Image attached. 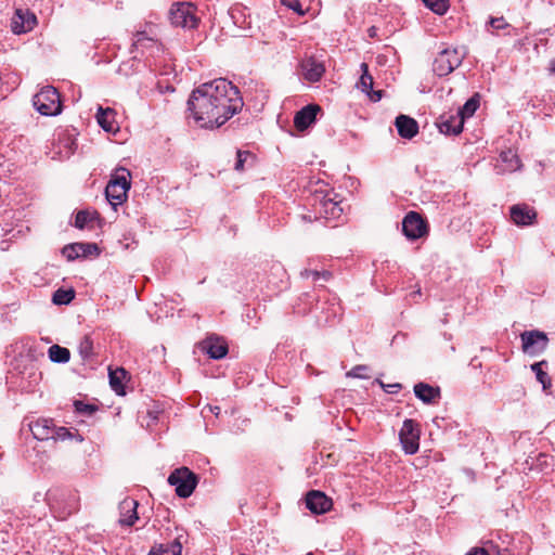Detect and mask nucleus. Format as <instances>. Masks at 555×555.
Returning a JSON list of instances; mask_svg holds the SVG:
<instances>
[{
	"label": "nucleus",
	"mask_w": 555,
	"mask_h": 555,
	"mask_svg": "<svg viewBox=\"0 0 555 555\" xmlns=\"http://www.w3.org/2000/svg\"><path fill=\"white\" fill-rule=\"evenodd\" d=\"M237 87L224 78L202 83L188 100V111L203 128H218L243 108Z\"/></svg>",
	"instance_id": "f257e3e1"
},
{
	"label": "nucleus",
	"mask_w": 555,
	"mask_h": 555,
	"mask_svg": "<svg viewBox=\"0 0 555 555\" xmlns=\"http://www.w3.org/2000/svg\"><path fill=\"white\" fill-rule=\"evenodd\" d=\"M130 186L129 170L124 167L117 168L105 188L106 199L114 209L126 202Z\"/></svg>",
	"instance_id": "f03ea898"
},
{
	"label": "nucleus",
	"mask_w": 555,
	"mask_h": 555,
	"mask_svg": "<svg viewBox=\"0 0 555 555\" xmlns=\"http://www.w3.org/2000/svg\"><path fill=\"white\" fill-rule=\"evenodd\" d=\"M34 107L44 116H56L62 112L60 93L52 86L41 88L33 98Z\"/></svg>",
	"instance_id": "7ed1b4c3"
},
{
	"label": "nucleus",
	"mask_w": 555,
	"mask_h": 555,
	"mask_svg": "<svg viewBox=\"0 0 555 555\" xmlns=\"http://www.w3.org/2000/svg\"><path fill=\"white\" fill-rule=\"evenodd\" d=\"M464 59V51L457 48H446L436 56L433 69L439 77L448 76L462 64Z\"/></svg>",
	"instance_id": "20e7f679"
},
{
	"label": "nucleus",
	"mask_w": 555,
	"mask_h": 555,
	"mask_svg": "<svg viewBox=\"0 0 555 555\" xmlns=\"http://www.w3.org/2000/svg\"><path fill=\"white\" fill-rule=\"evenodd\" d=\"M168 482L176 488L178 496L186 499L194 492L198 478L188 467L183 466L175 469L169 475Z\"/></svg>",
	"instance_id": "39448f33"
},
{
	"label": "nucleus",
	"mask_w": 555,
	"mask_h": 555,
	"mask_svg": "<svg viewBox=\"0 0 555 555\" xmlns=\"http://www.w3.org/2000/svg\"><path fill=\"white\" fill-rule=\"evenodd\" d=\"M170 23L176 27L195 28L198 20L194 8L190 3H176L169 10Z\"/></svg>",
	"instance_id": "423d86ee"
},
{
	"label": "nucleus",
	"mask_w": 555,
	"mask_h": 555,
	"mask_svg": "<svg viewBox=\"0 0 555 555\" xmlns=\"http://www.w3.org/2000/svg\"><path fill=\"white\" fill-rule=\"evenodd\" d=\"M520 339L522 351L531 357L541 354L548 345L547 335L538 330L522 332Z\"/></svg>",
	"instance_id": "0eeeda50"
},
{
	"label": "nucleus",
	"mask_w": 555,
	"mask_h": 555,
	"mask_svg": "<svg viewBox=\"0 0 555 555\" xmlns=\"http://www.w3.org/2000/svg\"><path fill=\"white\" fill-rule=\"evenodd\" d=\"M47 501L53 508H59L63 518L72 515L79 508V498L74 492H56L49 491L47 493Z\"/></svg>",
	"instance_id": "6e6552de"
},
{
	"label": "nucleus",
	"mask_w": 555,
	"mask_h": 555,
	"mask_svg": "<svg viewBox=\"0 0 555 555\" xmlns=\"http://www.w3.org/2000/svg\"><path fill=\"white\" fill-rule=\"evenodd\" d=\"M399 440L406 454H414L420 448V428L413 420H405L399 431Z\"/></svg>",
	"instance_id": "1a4fd4ad"
},
{
	"label": "nucleus",
	"mask_w": 555,
	"mask_h": 555,
	"mask_svg": "<svg viewBox=\"0 0 555 555\" xmlns=\"http://www.w3.org/2000/svg\"><path fill=\"white\" fill-rule=\"evenodd\" d=\"M403 234L411 241L421 238L428 233V224L416 211H410L402 221Z\"/></svg>",
	"instance_id": "9d476101"
},
{
	"label": "nucleus",
	"mask_w": 555,
	"mask_h": 555,
	"mask_svg": "<svg viewBox=\"0 0 555 555\" xmlns=\"http://www.w3.org/2000/svg\"><path fill=\"white\" fill-rule=\"evenodd\" d=\"M62 255L73 261L79 257L99 256L100 248L95 243H73L62 248Z\"/></svg>",
	"instance_id": "9b49d317"
},
{
	"label": "nucleus",
	"mask_w": 555,
	"mask_h": 555,
	"mask_svg": "<svg viewBox=\"0 0 555 555\" xmlns=\"http://www.w3.org/2000/svg\"><path fill=\"white\" fill-rule=\"evenodd\" d=\"M332 505V499L321 491L312 490L307 493L306 506L313 514H324L331 509Z\"/></svg>",
	"instance_id": "f8f14e48"
},
{
	"label": "nucleus",
	"mask_w": 555,
	"mask_h": 555,
	"mask_svg": "<svg viewBox=\"0 0 555 555\" xmlns=\"http://www.w3.org/2000/svg\"><path fill=\"white\" fill-rule=\"evenodd\" d=\"M36 23L37 18L35 14L17 9L11 22V29L14 34H24L31 30Z\"/></svg>",
	"instance_id": "ddd939ff"
},
{
	"label": "nucleus",
	"mask_w": 555,
	"mask_h": 555,
	"mask_svg": "<svg viewBox=\"0 0 555 555\" xmlns=\"http://www.w3.org/2000/svg\"><path fill=\"white\" fill-rule=\"evenodd\" d=\"M186 542L188 533L177 530V535L171 542L156 544L151 551L159 555H181L183 544Z\"/></svg>",
	"instance_id": "4468645a"
},
{
	"label": "nucleus",
	"mask_w": 555,
	"mask_h": 555,
	"mask_svg": "<svg viewBox=\"0 0 555 555\" xmlns=\"http://www.w3.org/2000/svg\"><path fill=\"white\" fill-rule=\"evenodd\" d=\"M509 214L513 222L520 227L533 224L537 218V211L534 208L527 204L513 205L511 207Z\"/></svg>",
	"instance_id": "2eb2a0df"
},
{
	"label": "nucleus",
	"mask_w": 555,
	"mask_h": 555,
	"mask_svg": "<svg viewBox=\"0 0 555 555\" xmlns=\"http://www.w3.org/2000/svg\"><path fill=\"white\" fill-rule=\"evenodd\" d=\"M321 107L317 104H309L296 113L294 117V125L299 131L308 129L317 119L318 113Z\"/></svg>",
	"instance_id": "dca6fc26"
},
{
	"label": "nucleus",
	"mask_w": 555,
	"mask_h": 555,
	"mask_svg": "<svg viewBox=\"0 0 555 555\" xmlns=\"http://www.w3.org/2000/svg\"><path fill=\"white\" fill-rule=\"evenodd\" d=\"M315 209L318 214L326 220H336L343 214L340 203L328 195L322 196L319 202V206Z\"/></svg>",
	"instance_id": "f3484780"
},
{
	"label": "nucleus",
	"mask_w": 555,
	"mask_h": 555,
	"mask_svg": "<svg viewBox=\"0 0 555 555\" xmlns=\"http://www.w3.org/2000/svg\"><path fill=\"white\" fill-rule=\"evenodd\" d=\"M437 125L441 133L448 135H457L463 131L464 122L457 114H444L440 116Z\"/></svg>",
	"instance_id": "a211bd4d"
},
{
	"label": "nucleus",
	"mask_w": 555,
	"mask_h": 555,
	"mask_svg": "<svg viewBox=\"0 0 555 555\" xmlns=\"http://www.w3.org/2000/svg\"><path fill=\"white\" fill-rule=\"evenodd\" d=\"M139 503L130 498L122 500L119 503V524L121 526H132L138 520V508Z\"/></svg>",
	"instance_id": "6ab92c4d"
},
{
	"label": "nucleus",
	"mask_w": 555,
	"mask_h": 555,
	"mask_svg": "<svg viewBox=\"0 0 555 555\" xmlns=\"http://www.w3.org/2000/svg\"><path fill=\"white\" fill-rule=\"evenodd\" d=\"M29 429L37 440H49L54 435V423L50 418H38L29 423Z\"/></svg>",
	"instance_id": "aec40b11"
},
{
	"label": "nucleus",
	"mask_w": 555,
	"mask_h": 555,
	"mask_svg": "<svg viewBox=\"0 0 555 555\" xmlns=\"http://www.w3.org/2000/svg\"><path fill=\"white\" fill-rule=\"evenodd\" d=\"M395 125L399 135L403 139L410 140L418 133L417 121L408 115H399L396 117Z\"/></svg>",
	"instance_id": "412c9836"
},
{
	"label": "nucleus",
	"mask_w": 555,
	"mask_h": 555,
	"mask_svg": "<svg viewBox=\"0 0 555 555\" xmlns=\"http://www.w3.org/2000/svg\"><path fill=\"white\" fill-rule=\"evenodd\" d=\"M301 68L304 72L305 79H307L310 82L319 81L325 72L324 65L313 57L305 60L301 63Z\"/></svg>",
	"instance_id": "4be33fe9"
},
{
	"label": "nucleus",
	"mask_w": 555,
	"mask_h": 555,
	"mask_svg": "<svg viewBox=\"0 0 555 555\" xmlns=\"http://www.w3.org/2000/svg\"><path fill=\"white\" fill-rule=\"evenodd\" d=\"M203 348L211 359H222L228 353V345L219 337H209L203 343Z\"/></svg>",
	"instance_id": "5701e85b"
},
{
	"label": "nucleus",
	"mask_w": 555,
	"mask_h": 555,
	"mask_svg": "<svg viewBox=\"0 0 555 555\" xmlns=\"http://www.w3.org/2000/svg\"><path fill=\"white\" fill-rule=\"evenodd\" d=\"M360 67L362 70V75L359 81L360 88L362 89L363 92H366L370 95L372 101H379L383 98V90L373 91L371 93L374 81L373 77L369 73V66L366 63H361Z\"/></svg>",
	"instance_id": "b1692460"
},
{
	"label": "nucleus",
	"mask_w": 555,
	"mask_h": 555,
	"mask_svg": "<svg viewBox=\"0 0 555 555\" xmlns=\"http://www.w3.org/2000/svg\"><path fill=\"white\" fill-rule=\"evenodd\" d=\"M414 393L424 403H434L440 398V389L426 383H418L414 386Z\"/></svg>",
	"instance_id": "393cba45"
},
{
	"label": "nucleus",
	"mask_w": 555,
	"mask_h": 555,
	"mask_svg": "<svg viewBox=\"0 0 555 555\" xmlns=\"http://www.w3.org/2000/svg\"><path fill=\"white\" fill-rule=\"evenodd\" d=\"M114 111L112 108L99 107L96 113V120L101 128L106 132H115L118 127L114 120Z\"/></svg>",
	"instance_id": "a878e982"
},
{
	"label": "nucleus",
	"mask_w": 555,
	"mask_h": 555,
	"mask_svg": "<svg viewBox=\"0 0 555 555\" xmlns=\"http://www.w3.org/2000/svg\"><path fill=\"white\" fill-rule=\"evenodd\" d=\"M500 158L504 163V167L499 172H514L520 168V160L517 154L512 150L501 152Z\"/></svg>",
	"instance_id": "bb28decb"
},
{
	"label": "nucleus",
	"mask_w": 555,
	"mask_h": 555,
	"mask_svg": "<svg viewBox=\"0 0 555 555\" xmlns=\"http://www.w3.org/2000/svg\"><path fill=\"white\" fill-rule=\"evenodd\" d=\"M127 372L125 369L109 370V385L117 395H125L124 379L126 378Z\"/></svg>",
	"instance_id": "cd10ccee"
},
{
	"label": "nucleus",
	"mask_w": 555,
	"mask_h": 555,
	"mask_svg": "<svg viewBox=\"0 0 555 555\" xmlns=\"http://www.w3.org/2000/svg\"><path fill=\"white\" fill-rule=\"evenodd\" d=\"M544 367H547V361L545 360L531 364V371L535 374L537 380L541 383L543 389L546 390L552 386V380Z\"/></svg>",
	"instance_id": "c85d7f7f"
},
{
	"label": "nucleus",
	"mask_w": 555,
	"mask_h": 555,
	"mask_svg": "<svg viewBox=\"0 0 555 555\" xmlns=\"http://www.w3.org/2000/svg\"><path fill=\"white\" fill-rule=\"evenodd\" d=\"M480 105V95L475 93L469 98L465 104L457 111L460 118L465 121L466 118L472 117Z\"/></svg>",
	"instance_id": "c756f323"
},
{
	"label": "nucleus",
	"mask_w": 555,
	"mask_h": 555,
	"mask_svg": "<svg viewBox=\"0 0 555 555\" xmlns=\"http://www.w3.org/2000/svg\"><path fill=\"white\" fill-rule=\"evenodd\" d=\"M49 359L55 363H66L70 359V352L67 348L60 345H52L48 350Z\"/></svg>",
	"instance_id": "7c9ffc66"
},
{
	"label": "nucleus",
	"mask_w": 555,
	"mask_h": 555,
	"mask_svg": "<svg viewBox=\"0 0 555 555\" xmlns=\"http://www.w3.org/2000/svg\"><path fill=\"white\" fill-rule=\"evenodd\" d=\"M78 352L82 360H91L94 356L93 352V340L90 335H85L78 345Z\"/></svg>",
	"instance_id": "2f4dec72"
},
{
	"label": "nucleus",
	"mask_w": 555,
	"mask_h": 555,
	"mask_svg": "<svg viewBox=\"0 0 555 555\" xmlns=\"http://www.w3.org/2000/svg\"><path fill=\"white\" fill-rule=\"evenodd\" d=\"M340 314H341V307L336 301V298L334 297L332 300H328V308L326 309V315L324 317V319L320 318L318 320V322H319V324L332 323Z\"/></svg>",
	"instance_id": "473e14b6"
},
{
	"label": "nucleus",
	"mask_w": 555,
	"mask_h": 555,
	"mask_svg": "<svg viewBox=\"0 0 555 555\" xmlns=\"http://www.w3.org/2000/svg\"><path fill=\"white\" fill-rule=\"evenodd\" d=\"M75 298L74 289L59 288L53 293L52 302L57 306L68 305Z\"/></svg>",
	"instance_id": "72a5a7b5"
},
{
	"label": "nucleus",
	"mask_w": 555,
	"mask_h": 555,
	"mask_svg": "<svg viewBox=\"0 0 555 555\" xmlns=\"http://www.w3.org/2000/svg\"><path fill=\"white\" fill-rule=\"evenodd\" d=\"M485 545V547L472 548L466 555H491L492 553H496V555H505L493 541H487Z\"/></svg>",
	"instance_id": "f704fd0d"
},
{
	"label": "nucleus",
	"mask_w": 555,
	"mask_h": 555,
	"mask_svg": "<svg viewBox=\"0 0 555 555\" xmlns=\"http://www.w3.org/2000/svg\"><path fill=\"white\" fill-rule=\"evenodd\" d=\"M424 4L436 14L442 15L447 12L449 0H422Z\"/></svg>",
	"instance_id": "c9c22d12"
},
{
	"label": "nucleus",
	"mask_w": 555,
	"mask_h": 555,
	"mask_svg": "<svg viewBox=\"0 0 555 555\" xmlns=\"http://www.w3.org/2000/svg\"><path fill=\"white\" fill-rule=\"evenodd\" d=\"M91 214L87 210H80L76 214L75 217V227L78 229H83L89 221H91Z\"/></svg>",
	"instance_id": "e433bc0d"
},
{
	"label": "nucleus",
	"mask_w": 555,
	"mask_h": 555,
	"mask_svg": "<svg viewBox=\"0 0 555 555\" xmlns=\"http://www.w3.org/2000/svg\"><path fill=\"white\" fill-rule=\"evenodd\" d=\"M369 366L366 365H356L348 373L347 376L356 377V378H369L367 375Z\"/></svg>",
	"instance_id": "4c0bfd02"
},
{
	"label": "nucleus",
	"mask_w": 555,
	"mask_h": 555,
	"mask_svg": "<svg viewBox=\"0 0 555 555\" xmlns=\"http://www.w3.org/2000/svg\"><path fill=\"white\" fill-rule=\"evenodd\" d=\"M236 155H237V158H236L234 168L237 171H242L244 169L245 162L247 160V158H249V157L251 158L253 154L248 151H237Z\"/></svg>",
	"instance_id": "58836bf2"
},
{
	"label": "nucleus",
	"mask_w": 555,
	"mask_h": 555,
	"mask_svg": "<svg viewBox=\"0 0 555 555\" xmlns=\"http://www.w3.org/2000/svg\"><path fill=\"white\" fill-rule=\"evenodd\" d=\"M152 41V38H149L144 31H138L134 36L132 48L138 49L139 47H145L146 42Z\"/></svg>",
	"instance_id": "ea45409f"
},
{
	"label": "nucleus",
	"mask_w": 555,
	"mask_h": 555,
	"mask_svg": "<svg viewBox=\"0 0 555 555\" xmlns=\"http://www.w3.org/2000/svg\"><path fill=\"white\" fill-rule=\"evenodd\" d=\"M281 3L296 12L298 15H305V11L301 9L299 0H281Z\"/></svg>",
	"instance_id": "a19ab883"
},
{
	"label": "nucleus",
	"mask_w": 555,
	"mask_h": 555,
	"mask_svg": "<svg viewBox=\"0 0 555 555\" xmlns=\"http://www.w3.org/2000/svg\"><path fill=\"white\" fill-rule=\"evenodd\" d=\"M489 25L496 31L509 27V24L502 16L501 17H491L489 21Z\"/></svg>",
	"instance_id": "79ce46f5"
},
{
	"label": "nucleus",
	"mask_w": 555,
	"mask_h": 555,
	"mask_svg": "<svg viewBox=\"0 0 555 555\" xmlns=\"http://www.w3.org/2000/svg\"><path fill=\"white\" fill-rule=\"evenodd\" d=\"M76 411L83 414H92L96 411V408L91 404L83 403L82 401L75 402Z\"/></svg>",
	"instance_id": "37998d69"
},
{
	"label": "nucleus",
	"mask_w": 555,
	"mask_h": 555,
	"mask_svg": "<svg viewBox=\"0 0 555 555\" xmlns=\"http://www.w3.org/2000/svg\"><path fill=\"white\" fill-rule=\"evenodd\" d=\"M531 463H529V460L526 461V464L530 465L529 468L532 469L534 465L542 466L547 465L548 456L546 454L540 453L535 459L530 457Z\"/></svg>",
	"instance_id": "c03bdc74"
},
{
	"label": "nucleus",
	"mask_w": 555,
	"mask_h": 555,
	"mask_svg": "<svg viewBox=\"0 0 555 555\" xmlns=\"http://www.w3.org/2000/svg\"><path fill=\"white\" fill-rule=\"evenodd\" d=\"M54 435H53V440H62L64 441L65 439H67L68 437H70V433L68 430V428L66 427H55L54 426Z\"/></svg>",
	"instance_id": "a18cd8bd"
},
{
	"label": "nucleus",
	"mask_w": 555,
	"mask_h": 555,
	"mask_svg": "<svg viewBox=\"0 0 555 555\" xmlns=\"http://www.w3.org/2000/svg\"><path fill=\"white\" fill-rule=\"evenodd\" d=\"M380 386L388 393H397L401 389V385L400 384L385 385L384 383L380 382Z\"/></svg>",
	"instance_id": "49530a36"
},
{
	"label": "nucleus",
	"mask_w": 555,
	"mask_h": 555,
	"mask_svg": "<svg viewBox=\"0 0 555 555\" xmlns=\"http://www.w3.org/2000/svg\"><path fill=\"white\" fill-rule=\"evenodd\" d=\"M332 276V273L330 271H322L320 272V279H323L324 281H328Z\"/></svg>",
	"instance_id": "de8ad7c7"
},
{
	"label": "nucleus",
	"mask_w": 555,
	"mask_h": 555,
	"mask_svg": "<svg viewBox=\"0 0 555 555\" xmlns=\"http://www.w3.org/2000/svg\"><path fill=\"white\" fill-rule=\"evenodd\" d=\"M548 72L552 75H555V59L551 60L548 63Z\"/></svg>",
	"instance_id": "09e8293b"
},
{
	"label": "nucleus",
	"mask_w": 555,
	"mask_h": 555,
	"mask_svg": "<svg viewBox=\"0 0 555 555\" xmlns=\"http://www.w3.org/2000/svg\"><path fill=\"white\" fill-rule=\"evenodd\" d=\"M310 276H311L314 281L319 280V279H320V271L311 270Z\"/></svg>",
	"instance_id": "8fccbe9b"
},
{
	"label": "nucleus",
	"mask_w": 555,
	"mask_h": 555,
	"mask_svg": "<svg viewBox=\"0 0 555 555\" xmlns=\"http://www.w3.org/2000/svg\"><path fill=\"white\" fill-rule=\"evenodd\" d=\"M208 408H209V411L211 413L216 414L217 416L219 415L220 410H221L219 406H211V405H209Z\"/></svg>",
	"instance_id": "3c124183"
},
{
	"label": "nucleus",
	"mask_w": 555,
	"mask_h": 555,
	"mask_svg": "<svg viewBox=\"0 0 555 555\" xmlns=\"http://www.w3.org/2000/svg\"><path fill=\"white\" fill-rule=\"evenodd\" d=\"M310 273H311V270L305 269L304 271H301L300 275L302 278H307L308 279V278H310Z\"/></svg>",
	"instance_id": "603ef678"
},
{
	"label": "nucleus",
	"mask_w": 555,
	"mask_h": 555,
	"mask_svg": "<svg viewBox=\"0 0 555 555\" xmlns=\"http://www.w3.org/2000/svg\"><path fill=\"white\" fill-rule=\"evenodd\" d=\"M411 295H412V296H416V295H418V296H420V295H421V291L418 289V291H416V292H413Z\"/></svg>",
	"instance_id": "864d4df0"
}]
</instances>
